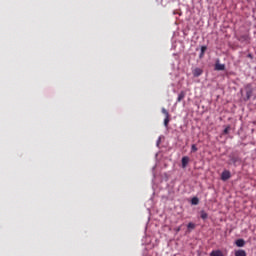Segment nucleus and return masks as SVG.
I'll list each match as a JSON object with an SVG mask.
<instances>
[{"label":"nucleus","mask_w":256,"mask_h":256,"mask_svg":"<svg viewBox=\"0 0 256 256\" xmlns=\"http://www.w3.org/2000/svg\"><path fill=\"white\" fill-rule=\"evenodd\" d=\"M193 75L195 77H201V75H203V70L201 68H195L193 70Z\"/></svg>","instance_id":"obj_3"},{"label":"nucleus","mask_w":256,"mask_h":256,"mask_svg":"<svg viewBox=\"0 0 256 256\" xmlns=\"http://www.w3.org/2000/svg\"><path fill=\"white\" fill-rule=\"evenodd\" d=\"M221 179L222 181H228V179H231V172H229L228 170L223 171Z\"/></svg>","instance_id":"obj_1"},{"label":"nucleus","mask_w":256,"mask_h":256,"mask_svg":"<svg viewBox=\"0 0 256 256\" xmlns=\"http://www.w3.org/2000/svg\"><path fill=\"white\" fill-rule=\"evenodd\" d=\"M215 71H225V64L219 63V60H217L215 64Z\"/></svg>","instance_id":"obj_2"},{"label":"nucleus","mask_w":256,"mask_h":256,"mask_svg":"<svg viewBox=\"0 0 256 256\" xmlns=\"http://www.w3.org/2000/svg\"><path fill=\"white\" fill-rule=\"evenodd\" d=\"M205 51H207V46H202L200 57H203V55H205Z\"/></svg>","instance_id":"obj_12"},{"label":"nucleus","mask_w":256,"mask_h":256,"mask_svg":"<svg viewBox=\"0 0 256 256\" xmlns=\"http://www.w3.org/2000/svg\"><path fill=\"white\" fill-rule=\"evenodd\" d=\"M185 99V93L181 92L179 95H178V103L181 102V100Z\"/></svg>","instance_id":"obj_11"},{"label":"nucleus","mask_w":256,"mask_h":256,"mask_svg":"<svg viewBox=\"0 0 256 256\" xmlns=\"http://www.w3.org/2000/svg\"><path fill=\"white\" fill-rule=\"evenodd\" d=\"M162 113L163 115H165V117H169V112L167 111V109L162 108Z\"/></svg>","instance_id":"obj_14"},{"label":"nucleus","mask_w":256,"mask_h":256,"mask_svg":"<svg viewBox=\"0 0 256 256\" xmlns=\"http://www.w3.org/2000/svg\"><path fill=\"white\" fill-rule=\"evenodd\" d=\"M177 231H181V228H178Z\"/></svg>","instance_id":"obj_19"},{"label":"nucleus","mask_w":256,"mask_h":256,"mask_svg":"<svg viewBox=\"0 0 256 256\" xmlns=\"http://www.w3.org/2000/svg\"><path fill=\"white\" fill-rule=\"evenodd\" d=\"M251 95H253V90L249 88V86L246 87V100L249 101L251 99Z\"/></svg>","instance_id":"obj_4"},{"label":"nucleus","mask_w":256,"mask_h":256,"mask_svg":"<svg viewBox=\"0 0 256 256\" xmlns=\"http://www.w3.org/2000/svg\"><path fill=\"white\" fill-rule=\"evenodd\" d=\"M229 129H230L229 127H227V128L224 129V133H225L226 135H227V133H229Z\"/></svg>","instance_id":"obj_17"},{"label":"nucleus","mask_w":256,"mask_h":256,"mask_svg":"<svg viewBox=\"0 0 256 256\" xmlns=\"http://www.w3.org/2000/svg\"><path fill=\"white\" fill-rule=\"evenodd\" d=\"M191 204L192 205H199V198H197V197L192 198Z\"/></svg>","instance_id":"obj_10"},{"label":"nucleus","mask_w":256,"mask_h":256,"mask_svg":"<svg viewBox=\"0 0 256 256\" xmlns=\"http://www.w3.org/2000/svg\"><path fill=\"white\" fill-rule=\"evenodd\" d=\"M210 256H224L221 250H214L210 253Z\"/></svg>","instance_id":"obj_7"},{"label":"nucleus","mask_w":256,"mask_h":256,"mask_svg":"<svg viewBox=\"0 0 256 256\" xmlns=\"http://www.w3.org/2000/svg\"><path fill=\"white\" fill-rule=\"evenodd\" d=\"M232 161L235 163V159H232Z\"/></svg>","instance_id":"obj_20"},{"label":"nucleus","mask_w":256,"mask_h":256,"mask_svg":"<svg viewBox=\"0 0 256 256\" xmlns=\"http://www.w3.org/2000/svg\"><path fill=\"white\" fill-rule=\"evenodd\" d=\"M200 217H201V219H204V220H205V219H207V217H209V215L207 214V212H205V211L202 210V211L200 212Z\"/></svg>","instance_id":"obj_9"},{"label":"nucleus","mask_w":256,"mask_h":256,"mask_svg":"<svg viewBox=\"0 0 256 256\" xmlns=\"http://www.w3.org/2000/svg\"><path fill=\"white\" fill-rule=\"evenodd\" d=\"M191 151H192V153L197 152V145L193 144V145L191 146Z\"/></svg>","instance_id":"obj_15"},{"label":"nucleus","mask_w":256,"mask_h":256,"mask_svg":"<svg viewBox=\"0 0 256 256\" xmlns=\"http://www.w3.org/2000/svg\"><path fill=\"white\" fill-rule=\"evenodd\" d=\"M235 256H247V252L245 250H236Z\"/></svg>","instance_id":"obj_8"},{"label":"nucleus","mask_w":256,"mask_h":256,"mask_svg":"<svg viewBox=\"0 0 256 256\" xmlns=\"http://www.w3.org/2000/svg\"><path fill=\"white\" fill-rule=\"evenodd\" d=\"M160 143H161V137H159L158 140H157V147H159Z\"/></svg>","instance_id":"obj_18"},{"label":"nucleus","mask_w":256,"mask_h":256,"mask_svg":"<svg viewBox=\"0 0 256 256\" xmlns=\"http://www.w3.org/2000/svg\"><path fill=\"white\" fill-rule=\"evenodd\" d=\"M188 229H195V224L190 222L188 224Z\"/></svg>","instance_id":"obj_16"},{"label":"nucleus","mask_w":256,"mask_h":256,"mask_svg":"<svg viewBox=\"0 0 256 256\" xmlns=\"http://www.w3.org/2000/svg\"><path fill=\"white\" fill-rule=\"evenodd\" d=\"M187 165H189V157L184 156L182 158V167H183V169H185V167H187Z\"/></svg>","instance_id":"obj_5"},{"label":"nucleus","mask_w":256,"mask_h":256,"mask_svg":"<svg viewBox=\"0 0 256 256\" xmlns=\"http://www.w3.org/2000/svg\"><path fill=\"white\" fill-rule=\"evenodd\" d=\"M235 245H236L237 247H245V240H243V239H238V240L235 241Z\"/></svg>","instance_id":"obj_6"},{"label":"nucleus","mask_w":256,"mask_h":256,"mask_svg":"<svg viewBox=\"0 0 256 256\" xmlns=\"http://www.w3.org/2000/svg\"><path fill=\"white\" fill-rule=\"evenodd\" d=\"M169 121H171L169 119V116H166L165 119H164V126L168 127L169 126Z\"/></svg>","instance_id":"obj_13"}]
</instances>
